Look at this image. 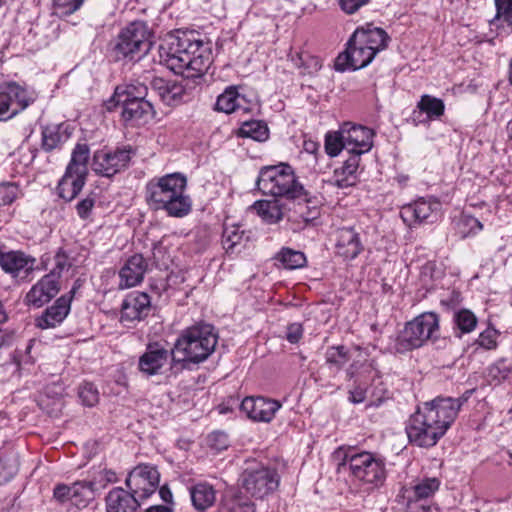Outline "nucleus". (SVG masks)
Wrapping results in <instances>:
<instances>
[{
    "label": "nucleus",
    "instance_id": "obj_28",
    "mask_svg": "<svg viewBox=\"0 0 512 512\" xmlns=\"http://www.w3.org/2000/svg\"><path fill=\"white\" fill-rule=\"evenodd\" d=\"M445 112V104L442 99L424 94L413 111V120L418 123H426L439 119Z\"/></svg>",
    "mask_w": 512,
    "mask_h": 512
},
{
    "label": "nucleus",
    "instance_id": "obj_24",
    "mask_svg": "<svg viewBox=\"0 0 512 512\" xmlns=\"http://www.w3.org/2000/svg\"><path fill=\"white\" fill-rule=\"evenodd\" d=\"M139 500L130 490L115 487L105 497L106 512H138Z\"/></svg>",
    "mask_w": 512,
    "mask_h": 512
},
{
    "label": "nucleus",
    "instance_id": "obj_61",
    "mask_svg": "<svg viewBox=\"0 0 512 512\" xmlns=\"http://www.w3.org/2000/svg\"><path fill=\"white\" fill-rule=\"evenodd\" d=\"M341 9L347 14H353L362 6L366 5L369 0H338Z\"/></svg>",
    "mask_w": 512,
    "mask_h": 512
},
{
    "label": "nucleus",
    "instance_id": "obj_58",
    "mask_svg": "<svg viewBox=\"0 0 512 512\" xmlns=\"http://www.w3.org/2000/svg\"><path fill=\"white\" fill-rule=\"evenodd\" d=\"M54 260H55V267L51 271V273H55L56 280H58V278L60 277V274L64 270H68L71 267V263L69 261V257L67 256V254L65 252H63L62 250H59L56 253Z\"/></svg>",
    "mask_w": 512,
    "mask_h": 512
},
{
    "label": "nucleus",
    "instance_id": "obj_41",
    "mask_svg": "<svg viewBox=\"0 0 512 512\" xmlns=\"http://www.w3.org/2000/svg\"><path fill=\"white\" fill-rule=\"evenodd\" d=\"M241 101H244V97L238 93L235 87H229L218 96L215 109L230 114L241 107Z\"/></svg>",
    "mask_w": 512,
    "mask_h": 512
},
{
    "label": "nucleus",
    "instance_id": "obj_8",
    "mask_svg": "<svg viewBox=\"0 0 512 512\" xmlns=\"http://www.w3.org/2000/svg\"><path fill=\"white\" fill-rule=\"evenodd\" d=\"M439 330V318L434 312H426L406 323L395 339L393 350L404 354L422 347L428 340L436 337Z\"/></svg>",
    "mask_w": 512,
    "mask_h": 512
},
{
    "label": "nucleus",
    "instance_id": "obj_12",
    "mask_svg": "<svg viewBox=\"0 0 512 512\" xmlns=\"http://www.w3.org/2000/svg\"><path fill=\"white\" fill-rule=\"evenodd\" d=\"M160 474L155 466L140 464L128 475L125 484L140 500L150 497L158 488Z\"/></svg>",
    "mask_w": 512,
    "mask_h": 512
},
{
    "label": "nucleus",
    "instance_id": "obj_2",
    "mask_svg": "<svg viewBox=\"0 0 512 512\" xmlns=\"http://www.w3.org/2000/svg\"><path fill=\"white\" fill-rule=\"evenodd\" d=\"M186 187L187 178L179 172L155 177L145 186V199L153 210H163L170 217L182 218L192 209Z\"/></svg>",
    "mask_w": 512,
    "mask_h": 512
},
{
    "label": "nucleus",
    "instance_id": "obj_47",
    "mask_svg": "<svg viewBox=\"0 0 512 512\" xmlns=\"http://www.w3.org/2000/svg\"><path fill=\"white\" fill-rule=\"evenodd\" d=\"M457 229L462 237H468L480 232L483 224L474 216L463 213L457 221Z\"/></svg>",
    "mask_w": 512,
    "mask_h": 512
},
{
    "label": "nucleus",
    "instance_id": "obj_23",
    "mask_svg": "<svg viewBox=\"0 0 512 512\" xmlns=\"http://www.w3.org/2000/svg\"><path fill=\"white\" fill-rule=\"evenodd\" d=\"M353 34L355 38L358 39L359 44L371 47L376 55L385 50L390 42V37L387 32L383 28L375 26L373 23H366L358 27Z\"/></svg>",
    "mask_w": 512,
    "mask_h": 512
},
{
    "label": "nucleus",
    "instance_id": "obj_30",
    "mask_svg": "<svg viewBox=\"0 0 512 512\" xmlns=\"http://www.w3.org/2000/svg\"><path fill=\"white\" fill-rule=\"evenodd\" d=\"M148 87L138 80L129 84L119 85L116 87L113 96L107 102V109L112 110V103L125 102L127 99L147 100Z\"/></svg>",
    "mask_w": 512,
    "mask_h": 512
},
{
    "label": "nucleus",
    "instance_id": "obj_63",
    "mask_svg": "<svg viewBox=\"0 0 512 512\" xmlns=\"http://www.w3.org/2000/svg\"><path fill=\"white\" fill-rule=\"evenodd\" d=\"M97 482L98 489L104 487L108 483L116 481V474L112 470L104 469L99 472L98 477L94 480Z\"/></svg>",
    "mask_w": 512,
    "mask_h": 512
},
{
    "label": "nucleus",
    "instance_id": "obj_17",
    "mask_svg": "<svg viewBox=\"0 0 512 512\" xmlns=\"http://www.w3.org/2000/svg\"><path fill=\"white\" fill-rule=\"evenodd\" d=\"M151 311V299L145 292H130L121 305V321L133 322L141 321L149 315Z\"/></svg>",
    "mask_w": 512,
    "mask_h": 512
},
{
    "label": "nucleus",
    "instance_id": "obj_43",
    "mask_svg": "<svg viewBox=\"0 0 512 512\" xmlns=\"http://www.w3.org/2000/svg\"><path fill=\"white\" fill-rule=\"evenodd\" d=\"M475 389L466 390L460 397L451 398V397H437L434 399L438 407H440V411L442 414L448 415V409L452 410V423L455 421L461 407L465 404L471 395L474 393Z\"/></svg>",
    "mask_w": 512,
    "mask_h": 512
},
{
    "label": "nucleus",
    "instance_id": "obj_14",
    "mask_svg": "<svg viewBox=\"0 0 512 512\" xmlns=\"http://www.w3.org/2000/svg\"><path fill=\"white\" fill-rule=\"evenodd\" d=\"M282 407L281 403L274 399L258 397H245L240 409L254 422L269 423L275 417L276 412Z\"/></svg>",
    "mask_w": 512,
    "mask_h": 512
},
{
    "label": "nucleus",
    "instance_id": "obj_6",
    "mask_svg": "<svg viewBox=\"0 0 512 512\" xmlns=\"http://www.w3.org/2000/svg\"><path fill=\"white\" fill-rule=\"evenodd\" d=\"M256 186L262 194L273 197L294 200L305 196L303 185L297 180L292 167L286 163L261 168Z\"/></svg>",
    "mask_w": 512,
    "mask_h": 512
},
{
    "label": "nucleus",
    "instance_id": "obj_40",
    "mask_svg": "<svg viewBox=\"0 0 512 512\" xmlns=\"http://www.w3.org/2000/svg\"><path fill=\"white\" fill-rule=\"evenodd\" d=\"M219 512H256L254 503L240 493L227 494Z\"/></svg>",
    "mask_w": 512,
    "mask_h": 512
},
{
    "label": "nucleus",
    "instance_id": "obj_15",
    "mask_svg": "<svg viewBox=\"0 0 512 512\" xmlns=\"http://www.w3.org/2000/svg\"><path fill=\"white\" fill-rule=\"evenodd\" d=\"M342 138L346 140V150L349 155L357 154L359 158L373 147L374 132L365 126L344 123Z\"/></svg>",
    "mask_w": 512,
    "mask_h": 512
},
{
    "label": "nucleus",
    "instance_id": "obj_22",
    "mask_svg": "<svg viewBox=\"0 0 512 512\" xmlns=\"http://www.w3.org/2000/svg\"><path fill=\"white\" fill-rule=\"evenodd\" d=\"M36 259L21 251L0 252V267L16 278L21 273L29 274L34 270Z\"/></svg>",
    "mask_w": 512,
    "mask_h": 512
},
{
    "label": "nucleus",
    "instance_id": "obj_26",
    "mask_svg": "<svg viewBox=\"0 0 512 512\" xmlns=\"http://www.w3.org/2000/svg\"><path fill=\"white\" fill-rule=\"evenodd\" d=\"M359 165V156L357 154L349 155L342 166L334 170L333 176L328 182L340 189L355 186L358 182Z\"/></svg>",
    "mask_w": 512,
    "mask_h": 512
},
{
    "label": "nucleus",
    "instance_id": "obj_42",
    "mask_svg": "<svg viewBox=\"0 0 512 512\" xmlns=\"http://www.w3.org/2000/svg\"><path fill=\"white\" fill-rule=\"evenodd\" d=\"M453 324L456 336L472 332L477 325V317L468 309H460L453 314Z\"/></svg>",
    "mask_w": 512,
    "mask_h": 512
},
{
    "label": "nucleus",
    "instance_id": "obj_52",
    "mask_svg": "<svg viewBox=\"0 0 512 512\" xmlns=\"http://www.w3.org/2000/svg\"><path fill=\"white\" fill-rule=\"evenodd\" d=\"M301 198L304 199L305 204H299V218L303 223V226H299V228L313 224L320 216V208L317 205L310 206V201L306 199V195Z\"/></svg>",
    "mask_w": 512,
    "mask_h": 512
},
{
    "label": "nucleus",
    "instance_id": "obj_11",
    "mask_svg": "<svg viewBox=\"0 0 512 512\" xmlns=\"http://www.w3.org/2000/svg\"><path fill=\"white\" fill-rule=\"evenodd\" d=\"M132 154L130 146L98 150L93 155L92 169L98 175L112 177L128 167Z\"/></svg>",
    "mask_w": 512,
    "mask_h": 512
},
{
    "label": "nucleus",
    "instance_id": "obj_60",
    "mask_svg": "<svg viewBox=\"0 0 512 512\" xmlns=\"http://www.w3.org/2000/svg\"><path fill=\"white\" fill-rule=\"evenodd\" d=\"M72 490H73L72 485L58 484L55 486V488L53 490V496L57 501H59L61 503H64L67 501L72 502V500H73Z\"/></svg>",
    "mask_w": 512,
    "mask_h": 512
},
{
    "label": "nucleus",
    "instance_id": "obj_25",
    "mask_svg": "<svg viewBox=\"0 0 512 512\" xmlns=\"http://www.w3.org/2000/svg\"><path fill=\"white\" fill-rule=\"evenodd\" d=\"M72 296H61L36 319L40 329L55 328L67 317L71 308Z\"/></svg>",
    "mask_w": 512,
    "mask_h": 512
},
{
    "label": "nucleus",
    "instance_id": "obj_10",
    "mask_svg": "<svg viewBox=\"0 0 512 512\" xmlns=\"http://www.w3.org/2000/svg\"><path fill=\"white\" fill-rule=\"evenodd\" d=\"M36 99L33 90L16 82L0 85V120H8L25 110Z\"/></svg>",
    "mask_w": 512,
    "mask_h": 512
},
{
    "label": "nucleus",
    "instance_id": "obj_54",
    "mask_svg": "<svg viewBox=\"0 0 512 512\" xmlns=\"http://www.w3.org/2000/svg\"><path fill=\"white\" fill-rule=\"evenodd\" d=\"M496 15L493 21H502L512 29V0H495Z\"/></svg>",
    "mask_w": 512,
    "mask_h": 512
},
{
    "label": "nucleus",
    "instance_id": "obj_1",
    "mask_svg": "<svg viewBox=\"0 0 512 512\" xmlns=\"http://www.w3.org/2000/svg\"><path fill=\"white\" fill-rule=\"evenodd\" d=\"M159 55L169 69L187 78L203 75L212 62L209 43L196 31L176 30L167 34L159 47Z\"/></svg>",
    "mask_w": 512,
    "mask_h": 512
},
{
    "label": "nucleus",
    "instance_id": "obj_49",
    "mask_svg": "<svg viewBox=\"0 0 512 512\" xmlns=\"http://www.w3.org/2000/svg\"><path fill=\"white\" fill-rule=\"evenodd\" d=\"M19 471V462L16 457L0 460V485L10 482Z\"/></svg>",
    "mask_w": 512,
    "mask_h": 512
},
{
    "label": "nucleus",
    "instance_id": "obj_32",
    "mask_svg": "<svg viewBox=\"0 0 512 512\" xmlns=\"http://www.w3.org/2000/svg\"><path fill=\"white\" fill-rule=\"evenodd\" d=\"M374 374H377L375 362L369 359H355L346 369L347 378L354 380V383H367Z\"/></svg>",
    "mask_w": 512,
    "mask_h": 512
},
{
    "label": "nucleus",
    "instance_id": "obj_64",
    "mask_svg": "<svg viewBox=\"0 0 512 512\" xmlns=\"http://www.w3.org/2000/svg\"><path fill=\"white\" fill-rule=\"evenodd\" d=\"M159 494H160L161 499L164 502H166V503L172 502V498H173L172 492L170 491V489L167 486H162L159 489Z\"/></svg>",
    "mask_w": 512,
    "mask_h": 512
},
{
    "label": "nucleus",
    "instance_id": "obj_33",
    "mask_svg": "<svg viewBox=\"0 0 512 512\" xmlns=\"http://www.w3.org/2000/svg\"><path fill=\"white\" fill-rule=\"evenodd\" d=\"M70 137L67 128L63 125H48L42 131V148L52 151L60 147Z\"/></svg>",
    "mask_w": 512,
    "mask_h": 512
},
{
    "label": "nucleus",
    "instance_id": "obj_18",
    "mask_svg": "<svg viewBox=\"0 0 512 512\" xmlns=\"http://www.w3.org/2000/svg\"><path fill=\"white\" fill-rule=\"evenodd\" d=\"M121 108L123 121L130 125L146 123L154 114L153 105L149 100L127 99L125 102L112 103V110Z\"/></svg>",
    "mask_w": 512,
    "mask_h": 512
},
{
    "label": "nucleus",
    "instance_id": "obj_9",
    "mask_svg": "<svg viewBox=\"0 0 512 512\" xmlns=\"http://www.w3.org/2000/svg\"><path fill=\"white\" fill-rule=\"evenodd\" d=\"M240 481L248 494L257 499H263L278 488L280 476L276 469L253 461L247 463Z\"/></svg>",
    "mask_w": 512,
    "mask_h": 512
},
{
    "label": "nucleus",
    "instance_id": "obj_34",
    "mask_svg": "<svg viewBox=\"0 0 512 512\" xmlns=\"http://www.w3.org/2000/svg\"><path fill=\"white\" fill-rule=\"evenodd\" d=\"M253 209L268 224H275L284 217L282 204L278 200H258L253 204Z\"/></svg>",
    "mask_w": 512,
    "mask_h": 512
},
{
    "label": "nucleus",
    "instance_id": "obj_44",
    "mask_svg": "<svg viewBox=\"0 0 512 512\" xmlns=\"http://www.w3.org/2000/svg\"><path fill=\"white\" fill-rule=\"evenodd\" d=\"M275 259L286 269H299L306 265L307 259L303 252L288 247H283L275 256Z\"/></svg>",
    "mask_w": 512,
    "mask_h": 512
},
{
    "label": "nucleus",
    "instance_id": "obj_48",
    "mask_svg": "<svg viewBox=\"0 0 512 512\" xmlns=\"http://www.w3.org/2000/svg\"><path fill=\"white\" fill-rule=\"evenodd\" d=\"M342 135V126L339 131L326 134L325 150L330 157H336L343 149L346 150V140L342 138Z\"/></svg>",
    "mask_w": 512,
    "mask_h": 512
},
{
    "label": "nucleus",
    "instance_id": "obj_53",
    "mask_svg": "<svg viewBox=\"0 0 512 512\" xmlns=\"http://www.w3.org/2000/svg\"><path fill=\"white\" fill-rule=\"evenodd\" d=\"M78 396L82 404L88 407L95 406L99 401L98 389L90 382H85L79 387Z\"/></svg>",
    "mask_w": 512,
    "mask_h": 512
},
{
    "label": "nucleus",
    "instance_id": "obj_36",
    "mask_svg": "<svg viewBox=\"0 0 512 512\" xmlns=\"http://www.w3.org/2000/svg\"><path fill=\"white\" fill-rule=\"evenodd\" d=\"M90 157L89 146L85 143H78L72 151L70 162L66 170L87 177L88 160Z\"/></svg>",
    "mask_w": 512,
    "mask_h": 512
},
{
    "label": "nucleus",
    "instance_id": "obj_37",
    "mask_svg": "<svg viewBox=\"0 0 512 512\" xmlns=\"http://www.w3.org/2000/svg\"><path fill=\"white\" fill-rule=\"evenodd\" d=\"M440 487V480L436 477L424 478L417 482L408 492L409 502H417L422 499L429 498Z\"/></svg>",
    "mask_w": 512,
    "mask_h": 512
},
{
    "label": "nucleus",
    "instance_id": "obj_51",
    "mask_svg": "<svg viewBox=\"0 0 512 512\" xmlns=\"http://www.w3.org/2000/svg\"><path fill=\"white\" fill-rule=\"evenodd\" d=\"M84 0H52L53 13L59 17L73 14L80 9Z\"/></svg>",
    "mask_w": 512,
    "mask_h": 512
},
{
    "label": "nucleus",
    "instance_id": "obj_35",
    "mask_svg": "<svg viewBox=\"0 0 512 512\" xmlns=\"http://www.w3.org/2000/svg\"><path fill=\"white\" fill-rule=\"evenodd\" d=\"M191 500L198 510H205L211 507L216 500V493L213 487L207 483H198L190 490Z\"/></svg>",
    "mask_w": 512,
    "mask_h": 512
},
{
    "label": "nucleus",
    "instance_id": "obj_38",
    "mask_svg": "<svg viewBox=\"0 0 512 512\" xmlns=\"http://www.w3.org/2000/svg\"><path fill=\"white\" fill-rule=\"evenodd\" d=\"M72 503L76 506L85 507L94 498L98 490L96 481H77L72 484Z\"/></svg>",
    "mask_w": 512,
    "mask_h": 512
},
{
    "label": "nucleus",
    "instance_id": "obj_45",
    "mask_svg": "<svg viewBox=\"0 0 512 512\" xmlns=\"http://www.w3.org/2000/svg\"><path fill=\"white\" fill-rule=\"evenodd\" d=\"M349 360L348 349L343 345L328 347L325 352L326 364L335 373H338Z\"/></svg>",
    "mask_w": 512,
    "mask_h": 512
},
{
    "label": "nucleus",
    "instance_id": "obj_46",
    "mask_svg": "<svg viewBox=\"0 0 512 512\" xmlns=\"http://www.w3.org/2000/svg\"><path fill=\"white\" fill-rule=\"evenodd\" d=\"M244 231L237 225H225L222 233V245L227 253L241 243Z\"/></svg>",
    "mask_w": 512,
    "mask_h": 512
},
{
    "label": "nucleus",
    "instance_id": "obj_56",
    "mask_svg": "<svg viewBox=\"0 0 512 512\" xmlns=\"http://www.w3.org/2000/svg\"><path fill=\"white\" fill-rule=\"evenodd\" d=\"M96 196L91 193L86 198L79 201L76 205V211L81 219H87L95 205Z\"/></svg>",
    "mask_w": 512,
    "mask_h": 512
},
{
    "label": "nucleus",
    "instance_id": "obj_20",
    "mask_svg": "<svg viewBox=\"0 0 512 512\" xmlns=\"http://www.w3.org/2000/svg\"><path fill=\"white\" fill-rule=\"evenodd\" d=\"M171 354L161 344L149 343L145 352L140 356L138 367L139 370L147 376H153L160 373V370L168 361Z\"/></svg>",
    "mask_w": 512,
    "mask_h": 512
},
{
    "label": "nucleus",
    "instance_id": "obj_57",
    "mask_svg": "<svg viewBox=\"0 0 512 512\" xmlns=\"http://www.w3.org/2000/svg\"><path fill=\"white\" fill-rule=\"evenodd\" d=\"M208 444L211 448L222 451L229 445L228 435L225 432H213L208 436Z\"/></svg>",
    "mask_w": 512,
    "mask_h": 512
},
{
    "label": "nucleus",
    "instance_id": "obj_31",
    "mask_svg": "<svg viewBox=\"0 0 512 512\" xmlns=\"http://www.w3.org/2000/svg\"><path fill=\"white\" fill-rule=\"evenodd\" d=\"M85 182L86 177L66 170L57 186L59 197L65 201H72L80 193Z\"/></svg>",
    "mask_w": 512,
    "mask_h": 512
},
{
    "label": "nucleus",
    "instance_id": "obj_13",
    "mask_svg": "<svg viewBox=\"0 0 512 512\" xmlns=\"http://www.w3.org/2000/svg\"><path fill=\"white\" fill-rule=\"evenodd\" d=\"M375 51L366 45L358 43V39L352 34L347 43V48L339 54L335 62L337 71L358 70L369 65L375 58Z\"/></svg>",
    "mask_w": 512,
    "mask_h": 512
},
{
    "label": "nucleus",
    "instance_id": "obj_27",
    "mask_svg": "<svg viewBox=\"0 0 512 512\" xmlns=\"http://www.w3.org/2000/svg\"><path fill=\"white\" fill-rule=\"evenodd\" d=\"M337 253L347 260L355 259L363 250L359 233L353 227H342L337 231Z\"/></svg>",
    "mask_w": 512,
    "mask_h": 512
},
{
    "label": "nucleus",
    "instance_id": "obj_59",
    "mask_svg": "<svg viewBox=\"0 0 512 512\" xmlns=\"http://www.w3.org/2000/svg\"><path fill=\"white\" fill-rule=\"evenodd\" d=\"M367 383H355V386L353 389L349 391V401L353 404H360L365 401L366 399V392H367Z\"/></svg>",
    "mask_w": 512,
    "mask_h": 512
},
{
    "label": "nucleus",
    "instance_id": "obj_7",
    "mask_svg": "<svg viewBox=\"0 0 512 512\" xmlns=\"http://www.w3.org/2000/svg\"><path fill=\"white\" fill-rule=\"evenodd\" d=\"M151 32L143 21L124 27L115 39L112 53L115 60L135 61L146 55L152 46Z\"/></svg>",
    "mask_w": 512,
    "mask_h": 512
},
{
    "label": "nucleus",
    "instance_id": "obj_55",
    "mask_svg": "<svg viewBox=\"0 0 512 512\" xmlns=\"http://www.w3.org/2000/svg\"><path fill=\"white\" fill-rule=\"evenodd\" d=\"M498 333L494 328L488 327L480 333L477 343L480 347L485 349H494L496 347Z\"/></svg>",
    "mask_w": 512,
    "mask_h": 512
},
{
    "label": "nucleus",
    "instance_id": "obj_50",
    "mask_svg": "<svg viewBox=\"0 0 512 512\" xmlns=\"http://www.w3.org/2000/svg\"><path fill=\"white\" fill-rule=\"evenodd\" d=\"M21 194L19 185L16 182L0 183V206L11 205Z\"/></svg>",
    "mask_w": 512,
    "mask_h": 512
},
{
    "label": "nucleus",
    "instance_id": "obj_4",
    "mask_svg": "<svg viewBox=\"0 0 512 512\" xmlns=\"http://www.w3.org/2000/svg\"><path fill=\"white\" fill-rule=\"evenodd\" d=\"M218 334L210 324H197L184 329L171 350L173 363L188 367L205 361L215 350Z\"/></svg>",
    "mask_w": 512,
    "mask_h": 512
},
{
    "label": "nucleus",
    "instance_id": "obj_62",
    "mask_svg": "<svg viewBox=\"0 0 512 512\" xmlns=\"http://www.w3.org/2000/svg\"><path fill=\"white\" fill-rule=\"evenodd\" d=\"M303 328L300 323H292L287 327L286 339L292 343L296 344L302 338Z\"/></svg>",
    "mask_w": 512,
    "mask_h": 512
},
{
    "label": "nucleus",
    "instance_id": "obj_16",
    "mask_svg": "<svg viewBox=\"0 0 512 512\" xmlns=\"http://www.w3.org/2000/svg\"><path fill=\"white\" fill-rule=\"evenodd\" d=\"M438 202H431L420 198L413 203L402 207L400 216L402 220L410 227L423 223H432L436 217Z\"/></svg>",
    "mask_w": 512,
    "mask_h": 512
},
{
    "label": "nucleus",
    "instance_id": "obj_39",
    "mask_svg": "<svg viewBox=\"0 0 512 512\" xmlns=\"http://www.w3.org/2000/svg\"><path fill=\"white\" fill-rule=\"evenodd\" d=\"M238 136L264 142L269 138V129L265 122L260 120L245 121L238 130Z\"/></svg>",
    "mask_w": 512,
    "mask_h": 512
},
{
    "label": "nucleus",
    "instance_id": "obj_3",
    "mask_svg": "<svg viewBox=\"0 0 512 512\" xmlns=\"http://www.w3.org/2000/svg\"><path fill=\"white\" fill-rule=\"evenodd\" d=\"M452 413L448 409V415L442 414L434 400L425 402L411 415L406 425L410 443L422 448L435 446L451 426Z\"/></svg>",
    "mask_w": 512,
    "mask_h": 512
},
{
    "label": "nucleus",
    "instance_id": "obj_19",
    "mask_svg": "<svg viewBox=\"0 0 512 512\" xmlns=\"http://www.w3.org/2000/svg\"><path fill=\"white\" fill-rule=\"evenodd\" d=\"M59 291L55 273L44 275L25 296V302L36 308L48 303Z\"/></svg>",
    "mask_w": 512,
    "mask_h": 512
},
{
    "label": "nucleus",
    "instance_id": "obj_5",
    "mask_svg": "<svg viewBox=\"0 0 512 512\" xmlns=\"http://www.w3.org/2000/svg\"><path fill=\"white\" fill-rule=\"evenodd\" d=\"M343 454L340 467H348L351 475L357 480L380 487L387 476L385 459L376 453L369 451H357L353 447L340 448L337 455Z\"/></svg>",
    "mask_w": 512,
    "mask_h": 512
},
{
    "label": "nucleus",
    "instance_id": "obj_21",
    "mask_svg": "<svg viewBox=\"0 0 512 512\" xmlns=\"http://www.w3.org/2000/svg\"><path fill=\"white\" fill-rule=\"evenodd\" d=\"M148 270V262L141 254L129 257L119 271V287L127 289L140 284Z\"/></svg>",
    "mask_w": 512,
    "mask_h": 512
},
{
    "label": "nucleus",
    "instance_id": "obj_29",
    "mask_svg": "<svg viewBox=\"0 0 512 512\" xmlns=\"http://www.w3.org/2000/svg\"><path fill=\"white\" fill-rule=\"evenodd\" d=\"M151 88L167 106L180 104L185 95V88L181 84L166 81L162 78H154L151 82Z\"/></svg>",
    "mask_w": 512,
    "mask_h": 512
}]
</instances>
